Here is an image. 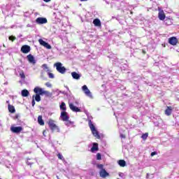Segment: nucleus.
<instances>
[{
    "label": "nucleus",
    "instance_id": "c85d7f7f",
    "mask_svg": "<svg viewBox=\"0 0 179 179\" xmlns=\"http://www.w3.org/2000/svg\"><path fill=\"white\" fill-rule=\"evenodd\" d=\"M44 94L46 97H52V93H51L48 91L44 90L43 95H44Z\"/></svg>",
    "mask_w": 179,
    "mask_h": 179
},
{
    "label": "nucleus",
    "instance_id": "9b49d317",
    "mask_svg": "<svg viewBox=\"0 0 179 179\" xmlns=\"http://www.w3.org/2000/svg\"><path fill=\"white\" fill-rule=\"evenodd\" d=\"M34 92L36 93V94H38L39 96H43V94L44 93V90L40 87H36L34 89Z\"/></svg>",
    "mask_w": 179,
    "mask_h": 179
},
{
    "label": "nucleus",
    "instance_id": "37998d69",
    "mask_svg": "<svg viewBox=\"0 0 179 179\" xmlns=\"http://www.w3.org/2000/svg\"><path fill=\"white\" fill-rule=\"evenodd\" d=\"M56 92H57V95L59 94V93H62L63 94H65L64 92H61V91H59V90H57Z\"/></svg>",
    "mask_w": 179,
    "mask_h": 179
},
{
    "label": "nucleus",
    "instance_id": "f8f14e48",
    "mask_svg": "<svg viewBox=\"0 0 179 179\" xmlns=\"http://www.w3.org/2000/svg\"><path fill=\"white\" fill-rule=\"evenodd\" d=\"M30 46L27 45H24L21 48V51L23 52V54H29L30 52Z\"/></svg>",
    "mask_w": 179,
    "mask_h": 179
},
{
    "label": "nucleus",
    "instance_id": "f3484780",
    "mask_svg": "<svg viewBox=\"0 0 179 179\" xmlns=\"http://www.w3.org/2000/svg\"><path fill=\"white\" fill-rule=\"evenodd\" d=\"M71 76L73 79H75L76 80H79L80 79L82 75L80 73H78L76 71H73L71 73Z\"/></svg>",
    "mask_w": 179,
    "mask_h": 179
},
{
    "label": "nucleus",
    "instance_id": "ddd939ff",
    "mask_svg": "<svg viewBox=\"0 0 179 179\" xmlns=\"http://www.w3.org/2000/svg\"><path fill=\"white\" fill-rule=\"evenodd\" d=\"M69 107L71 111H73V113H80V108L76 107L73 103H69Z\"/></svg>",
    "mask_w": 179,
    "mask_h": 179
},
{
    "label": "nucleus",
    "instance_id": "a19ab883",
    "mask_svg": "<svg viewBox=\"0 0 179 179\" xmlns=\"http://www.w3.org/2000/svg\"><path fill=\"white\" fill-rule=\"evenodd\" d=\"M45 86H47V87H52V85H51L50 83H46Z\"/></svg>",
    "mask_w": 179,
    "mask_h": 179
},
{
    "label": "nucleus",
    "instance_id": "473e14b6",
    "mask_svg": "<svg viewBox=\"0 0 179 179\" xmlns=\"http://www.w3.org/2000/svg\"><path fill=\"white\" fill-rule=\"evenodd\" d=\"M8 40H9L10 41H14L15 40H16V37L14 36H10L8 37Z\"/></svg>",
    "mask_w": 179,
    "mask_h": 179
},
{
    "label": "nucleus",
    "instance_id": "b1692460",
    "mask_svg": "<svg viewBox=\"0 0 179 179\" xmlns=\"http://www.w3.org/2000/svg\"><path fill=\"white\" fill-rule=\"evenodd\" d=\"M59 107L62 111H66V104L65 103V102H62Z\"/></svg>",
    "mask_w": 179,
    "mask_h": 179
},
{
    "label": "nucleus",
    "instance_id": "a18cd8bd",
    "mask_svg": "<svg viewBox=\"0 0 179 179\" xmlns=\"http://www.w3.org/2000/svg\"><path fill=\"white\" fill-rule=\"evenodd\" d=\"M14 118L15 120H17V118H19V115H16Z\"/></svg>",
    "mask_w": 179,
    "mask_h": 179
},
{
    "label": "nucleus",
    "instance_id": "ea45409f",
    "mask_svg": "<svg viewBox=\"0 0 179 179\" xmlns=\"http://www.w3.org/2000/svg\"><path fill=\"white\" fill-rule=\"evenodd\" d=\"M31 106L32 107H34V106H36V101L34 100V99H32Z\"/></svg>",
    "mask_w": 179,
    "mask_h": 179
},
{
    "label": "nucleus",
    "instance_id": "49530a36",
    "mask_svg": "<svg viewBox=\"0 0 179 179\" xmlns=\"http://www.w3.org/2000/svg\"><path fill=\"white\" fill-rule=\"evenodd\" d=\"M20 37H23V35L22 34L18 35V38H20Z\"/></svg>",
    "mask_w": 179,
    "mask_h": 179
},
{
    "label": "nucleus",
    "instance_id": "f03ea898",
    "mask_svg": "<svg viewBox=\"0 0 179 179\" xmlns=\"http://www.w3.org/2000/svg\"><path fill=\"white\" fill-rule=\"evenodd\" d=\"M60 117L62 121H66V125H69V124H72V122L69 121V115L66 111H62L60 114Z\"/></svg>",
    "mask_w": 179,
    "mask_h": 179
},
{
    "label": "nucleus",
    "instance_id": "39448f33",
    "mask_svg": "<svg viewBox=\"0 0 179 179\" xmlns=\"http://www.w3.org/2000/svg\"><path fill=\"white\" fill-rule=\"evenodd\" d=\"M10 130L11 132H13V134H20L22 131H23V127L20 126L15 127V125H12Z\"/></svg>",
    "mask_w": 179,
    "mask_h": 179
},
{
    "label": "nucleus",
    "instance_id": "2f4dec72",
    "mask_svg": "<svg viewBox=\"0 0 179 179\" xmlns=\"http://www.w3.org/2000/svg\"><path fill=\"white\" fill-rule=\"evenodd\" d=\"M48 76H49L50 79H54L55 78L54 74L50 73V71H48Z\"/></svg>",
    "mask_w": 179,
    "mask_h": 179
},
{
    "label": "nucleus",
    "instance_id": "aec40b11",
    "mask_svg": "<svg viewBox=\"0 0 179 179\" xmlns=\"http://www.w3.org/2000/svg\"><path fill=\"white\" fill-rule=\"evenodd\" d=\"M29 94L30 92L27 90H22L21 91V96H22V97H28Z\"/></svg>",
    "mask_w": 179,
    "mask_h": 179
},
{
    "label": "nucleus",
    "instance_id": "1a4fd4ad",
    "mask_svg": "<svg viewBox=\"0 0 179 179\" xmlns=\"http://www.w3.org/2000/svg\"><path fill=\"white\" fill-rule=\"evenodd\" d=\"M27 59L28 60L29 64H32V65H36V63L37 62V61H36V59L34 58V56H33L32 55H28L27 56Z\"/></svg>",
    "mask_w": 179,
    "mask_h": 179
},
{
    "label": "nucleus",
    "instance_id": "4468645a",
    "mask_svg": "<svg viewBox=\"0 0 179 179\" xmlns=\"http://www.w3.org/2000/svg\"><path fill=\"white\" fill-rule=\"evenodd\" d=\"M85 114L87 117L89 127L94 125L93 122H92V120H93V117L92 115H90V113H89V112H87V111H85Z\"/></svg>",
    "mask_w": 179,
    "mask_h": 179
},
{
    "label": "nucleus",
    "instance_id": "e433bc0d",
    "mask_svg": "<svg viewBox=\"0 0 179 179\" xmlns=\"http://www.w3.org/2000/svg\"><path fill=\"white\" fill-rule=\"evenodd\" d=\"M57 157H58V159H59L60 160H64V156H62V155H61V153L57 154Z\"/></svg>",
    "mask_w": 179,
    "mask_h": 179
},
{
    "label": "nucleus",
    "instance_id": "393cba45",
    "mask_svg": "<svg viewBox=\"0 0 179 179\" xmlns=\"http://www.w3.org/2000/svg\"><path fill=\"white\" fill-rule=\"evenodd\" d=\"M134 76H135V73H134L132 72L127 73V78L129 79V80H132V79H134Z\"/></svg>",
    "mask_w": 179,
    "mask_h": 179
},
{
    "label": "nucleus",
    "instance_id": "423d86ee",
    "mask_svg": "<svg viewBox=\"0 0 179 179\" xmlns=\"http://www.w3.org/2000/svg\"><path fill=\"white\" fill-rule=\"evenodd\" d=\"M48 125L52 131L57 130L58 132H59V128L57 127V124H55V123H54V120H50L48 122Z\"/></svg>",
    "mask_w": 179,
    "mask_h": 179
},
{
    "label": "nucleus",
    "instance_id": "412c9836",
    "mask_svg": "<svg viewBox=\"0 0 179 179\" xmlns=\"http://www.w3.org/2000/svg\"><path fill=\"white\" fill-rule=\"evenodd\" d=\"M173 113V108L171 106H168L165 110L166 115H170Z\"/></svg>",
    "mask_w": 179,
    "mask_h": 179
},
{
    "label": "nucleus",
    "instance_id": "8fccbe9b",
    "mask_svg": "<svg viewBox=\"0 0 179 179\" xmlns=\"http://www.w3.org/2000/svg\"><path fill=\"white\" fill-rule=\"evenodd\" d=\"M80 1H81V2H85V1H86L87 0H80Z\"/></svg>",
    "mask_w": 179,
    "mask_h": 179
},
{
    "label": "nucleus",
    "instance_id": "7c9ffc66",
    "mask_svg": "<svg viewBox=\"0 0 179 179\" xmlns=\"http://www.w3.org/2000/svg\"><path fill=\"white\" fill-rule=\"evenodd\" d=\"M148 136H149V133H145L142 134L141 138H143V141H146L148 139Z\"/></svg>",
    "mask_w": 179,
    "mask_h": 179
},
{
    "label": "nucleus",
    "instance_id": "6e6552de",
    "mask_svg": "<svg viewBox=\"0 0 179 179\" xmlns=\"http://www.w3.org/2000/svg\"><path fill=\"white\" fill-rule=\"evenodd\" d=\"M47 22L48 20H47V18L45 17H39L36 20V23H37V24H45Z\"/></svg>",
    "mask_w": 179,
    "mask_h": 179
},
{
    "label": "nucleus",
    "instance_id": "4c0bfd02",
    "mask_svg": "<svg viewBox=\"0 0 179 179\" xmlns=\"http://www.w3.org/2000/svg\"><path fill=\"white\" fill-rule=\"evenodd\" d=\"M164 23L165 24H171V21H170V20H166Z\"/></svg>",
    "mask_w": 179,
    "mask_h": 179
},
{
    "label": "nucleus",
    "instance_id": "c9c22d12",
    "mask_svg": "<svg viewBox=\"0 0 179 179\" xmlns=\"http://www.w3.org/2000/svg\"><path fill=\"white\" fill-rule=\"evenodd\" d=\"M101 154L97 153L96 154V160H101Z\"/></svg>",
    "mask_w": 179,
    "mask_h": 179
},
{
    "label": "nucleus",
    "instance_id": "20e7f679",
    "mask_svg": "<svg viewBox=\"0 0 179 179\" xmlns=\"http://www.w3.org/2000/svg\"><path fill=\"white\" fill-rule=\"evenodd\" d=\"M81 89L85 96H87V97H90V99H93V95L92 94L90 90H89V88L87 87V85H83Z\"/></svg>",
    "mask_w": 179,
    "mask_h": 179
},
{
    "label": "nucleus",
    "instance_id": "de8ad7c7",
    "mask_svg": "<svg viewBox=\"0 0 179 179\" xmlns=\"http://www.w3.org/2000/svg\"><path fill=\"white\" fill-rule=\"evenodd\" d=\"M44 2H50L51 0H43Z\"/></svg>",
    "mask_w": 179,
    "mask_h": 179
},
{
    "label": "nucleus",
    "instance_id": "a211bd4d",
    "mask_svg": "<svg viewBox=\"0 0 179 179\" xmlns=\"http://www.w3.org/2000/svg\"><path fill=\"white\" fill-rule=\"evenodd\" d=\"M99 150V144L97 143H92V147L91 148L92 153H96Z\"/></svg>",
    "mask_w": 179,
    "mask_h": 179
},
{
    "label": "nucleus",
    "instance_id": "c756f323",
    "mask_svg": "<svg viewBox=\"0 0 179 179\" xmlns=\"http://www.w3.org/2000/svg\"><path fill=\"white\" fill-rule=\"evenodd\" d=\"M140 79V77H136V76H134V78H132V80H131V83H134V85H137L138 83V80H139Z\"/></svg>",
    "mask_w": 179,
    "mask_h": 179
},
{
    "label": "nucleus",
    "instance_id": "f704fd0d",
    "mask_svg": "<svg viewBox=\"0 0 179 179\" xmlns=\"http://www.w3.org/2000/svg\"><path fill=\"white\" fill-rule=\"evenodd\" d=\"M20 76L21 79H24L26 78L24 72L20 73Z\"/></svg>",
    "mask_w": 179,
    "mask_h": 179
},
{
    "label": "nucleus",
    "instance_id": "58836bf2",
    "mask_svg": "<svg viewBox=\"0 0 179 179\" xmlns=\"http://www.w3.org/2000/svg\"><path fill=\"white\" fill-rule=\"evenodd\" d=\"M156 155H157V152L154 151V152H151L150 156H151V157H153V156H156Z\"/></svg>",
    "mask_w": 179,
    "mask_h": 179
},
{
    "label": "nucleus",
    "instance_id": "0eeeda50",
    "mask_svg": "<svg viewBox=\"0 0 179 179\" xmlns=\"http://www.w3.org/2000/svg\"><path fill=\"white\" fill-rule=\"evenodd\" d=\"M38 43L41 45H43V47H45V48H47L48 50H51V45L45 42L44 40L40 38L38 40Z\"/></svg>",
    "mask_w": 179,
    "mask_h": 179
},
{
    "label": "nucleus",
    "instance_id": "7ed1b4c3",
    "mask_svg": "<svg viewBox=\"0 0 179 179\" xmlns=\"http://www.w3.org/2000/svg\"><path fill=\"white\" fill-rule=\"evenodd\" d=\"M92 135L96 138V139H100V134L99 133V131H97V129H96V127L94 126V124H91V126H89Z\"/></svg>",
    "mask_w": 179,
    "mask_h": 179
},
{
    "label": "nucleus",
    "instance_id": "cd10ccee",
    "mask_svg": "<svg viewBox=\"0 0 179 179\" xmlns=\"http://www.w3.org/2000/svg\"><path fill=\"white\" fill-rule=\"evenodd\" d=\"M42 68L43 69V71H45V72H51L50 70V68H48V66L47 64H44L42 65Z\"/></svg>",
    "mask_w": 179,
    "mask_h": 179
},
{
    "label": "nucleus",
    "instance_id": "09e8293b",
    "mask_svg": "<svg viewBox=\"0 0 179 179\" xmlns=\"http://www.w3.org/2000/svg\"><path fill=\"white\" fill-rule=\"evenodd\" d=\"M66 89H67V90H69V87H68V86H65Z\"/></svg>",
    "mask_w": 179,
    "mask_h": 179
},
{
    "label": "nucleus",
    "instance_id": "2eb2a0df",
    "mask_svg": "<svg viewBox=\"0 0 179 179\" xmlns=\"http://www.w3.org/2000/svg\"><path fill=\"white\" fill-rule=\"evenodd\" d=\"M99 176L102 178H106V177H108L110 176V173H108L106 169H102L99 172Z\"/></svg>",
    "mask_w": 179,
    "mask_h": 179
},
{
    "label": "nucleus",
    "instance_id": "dca6fc26",
    "mask_svg": "<svg viewBox=\"0 0 179 179\" xmlns=\"http://www.w3.org/2000/svg\"><path fill=\"white\" fill-rule=\"evenodd\" d=\"M158 17L159 20H164L166 19V14H164L163 10L159 9Z\"/></svg>",
    "mask_w": 179,
    "mask_h": 179
},
{
    "label": "nucleus",
    "instance_id": "72a5a7b5",
    "mask_svg": "<svg viewBox=\"0 0 179 179\" xmlns=\"http://www.w3.org/2000/svg\"><path fill=\"white\" fill-rule=\"evenodd\" d=\"M96 167H97V169H99L100 170H104V169H103L104 166L101 164H97Z\"/></svg>",
    "mask_w": 179,
    "mask_h": 179
},
{
    "label": "nucleus",
    "instance_id": "5701e85b",
    "mask_svg": "<svg viewBox=\"0 0 179 179\" xmlns=\"http://www.w3.org/2000/svg\"><path fill=\"white\" fill-rule=\"evenodd\" d=\"M32 99H35V101H37L38 103L41 101V96L39 94L33 95Z\"/></svg>",
    "mask_w": 179,
    "mask_h": 179
},
{
    "label": "nucleus",
    "instance_id": "9d476101",
    "mask_svg": "<svg viewBox=\"0 0 179 179\" xmlns=\"http://www.w3.org/2000/svg\"><path fill=\"white\" fill-rule=\"evenodd\" d=\"M178 43V39L176 36H172L169 38V43L171 44V45H177V43Z\"/></svg>",
    "mask_w": 179,
    "mask_h": 179
},
{
    "label": "nucleus",
    "instance_id": "6ab92c4d",
    "mask_svg": "<svg viewBox=\"0 0 179 179\" xmlns=\"http://www.w3.org/2000/svg\"><path fill=\"white\" fill-rule=\"evenodd\" d=\"M93 24L96 27H100L101 26V21L99 18H96L93 20Z\"/></svg>",
    "mask_w": 179,
    "mask_h": 179
},
{
    "label": "nucleus",
    "instance_id": "79ce46f5",
    "mask_svg": "<svg viewBox=\"0 0 179 179\" xmlns=\"http://www.w3.org/2000/svg\"><path fill=\"white\" fill-rule=\"evenodd\" d=\"M29 160H30V159H27V161L26 162V163L28 166H31L33 163L29 162Z\"/></svg>",
    "mask_w": 179,
    "mask_h": 179
},
{
    "label": "nucleus",
    "instance_id": "603ef678",
    "mask_svg": "<svg viewBox=\"0 0 179 179\" xmlns=\"http://www.w3.org/2000/svg\"><path fill=\"white\" fill-rule=\"evenodd\" d=\"M27 27H30V24H27Z\"/></svg>",
    "mask_w": 179,
    "mask_h": 179
},
{
    "label": "nucleus",
    "instance_id": "4d7b16f0",
    "mask_svg": "<svg viewBox=\"0 0 179 179\" xmlns=\"http://www.w3.org/2000/svg\"><path fill=\"white\" fill-rule=\"evenodd\" d=\"M117 179H119V178H117Z\"/></svg>",
    "mask_w": 179,
    "mask_h": 179
},
{
    "label": "nucleus",
    "instance_id": "3c124183",
    "mask_svg": "<svg viewBox=\"0 0 179 179\" xmlns=\"http://www.w3.org/2000/svg\"><path fill=\"white\" fill-rule=\"evenodd\" d=\"M106 3H107L108 5V4H110V2L106 1Z\"/></svg>",
    "mask_w": 179,
    "mask_h": 179
},
{
    "label": "nucleus",
    "instance_id": "a878e982",
    "mask_svg": "<svg viewBox=\"0 0 179 179\" xmlns=\"http://www.w3.org/2000/svg\"><path fill=\"white\" fill-rule=\"evenodd\" d=\"M38 124H39V125H44V120H43V116L39 115L38 117Z\"/></svg>",
    "mask_w": 179,
    "mask_h": 179
},
{
    "label": "nucleus",
    "instance_id": "5fc2aeb1",
    "mask_svg": "<svg viewBox=\"0 0 179 179\" xmlns=\"http://www.w3.org/2000/svg\"><path fill=\"white\" fill-rule=\"evenodd\" d=\"M122 90H125V87H123V89Z\"/></svg>",
    "mask_w": 179,
    "mask_h": 179
},
{
    "label": "nucleus",
    "instance_id": "c03bdc74",
    "mask_svg": "<svg viewBox=\"0 0 179 179\" xmlns=\"http://www.w3.org/2000/svg\"><path fill=\"white\" fill-rule=\"evenodd\" d=\"M120 138H125V135H124V134H120Z\"/></svg>",
    "mask_w": 179,
    "mask_h": 179
},
{
    "label": "nucleus",
    "instance_id": "6e6d98bb",
    "mask_svg": "<svg viewBox=\"0 0 179 179\" xmlns=\"http://www.w3.org/2000/svg\"><path fill=\"white\" fill-rule=\"evenodd\" d=\"M7 103H9V101H7Z\"/></svg>",
    "mask_w": 179,
    "mask_h": 179
},
{
    "label": "nucleus",
    "instance_id": "4be33fe9",
    "mask_svg": "<svg viewBox=\"0 0 179 179\" xmlns=\"http://www.w3.org/2000/svg\"><path fill=\"white\" fill-rule=\"evenodd\" d=\"M117 164L119 166H120V167H125V166H127V162L124 159H120L117 161Z\"/></svg>",
    "mask_w": 179,
    "mask_h": 179
},
{
    "label": "nucleus",
    "instance_id": "bb28decb",
    "mask_svg": "<svg viewBox=\"0 0 179 179\" xmlns=\"http://www.w3.org/2000/svg\"><path fill=\"white\" fill-rule=\"evenodd\" d=\"M8 111L9 113H13L16 111L15 109V106H11L10 104H8Z\"/></svg>",
    "mask_w": 179,
    "mask_h": 179
},
{
    "label": "nucleus",
    "instance_id": "f257e3e1",
    "mask_svg": "<svg viewBox=\"0 0 179 179\" xmlns=\"http://www.w3.org/2000/svg\"><path fill=\"white\" fill-rule=\"evenodd\" d=\"M54 66H55L56 71H57L59 73H62V75H64V73L66 72V68H65L61 62H56Z\"/></svg>",
    "mask_w": 179,
    "mask_h": 179
},
{
    "label": "nucleus",
    "instance_id": "864d4df0",
    "mask_svg": "<svg viewBox=\"0 0 179 179\" xmlns=\"http://www.w3.org/2000/svg\"><path fill=\"white\" fill-rule=\"evenodd\" d=\"M4 85H8V83H5Z\"/></svg>",
    "mask_w": 179,
    "mask_h": 179
}]
</instances>
